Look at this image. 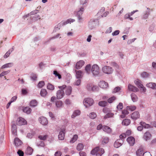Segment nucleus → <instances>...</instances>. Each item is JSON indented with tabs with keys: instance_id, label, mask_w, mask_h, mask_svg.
I'll list each match as a JSON object with an SVG mask.
<instances>
[{
	"instance_id": "1",
	"label": "nucleus",
	"mask_w": 156,
	"mask_h": 156,
	"mask_svg": "<svg viewBox=\"0 0 156 156\" xmlns=\"http://www.w3.org/2000/svg\"><path fill=\"white\" fill-rule=\"evenodd\" d=\"M104 152V150L103 148L97 147L93 149L91 151L90 153L92 155L96 154V156H101Z\"/></svg>"
},
{
	"instance_id": "2",
	"label": "nucleus",
	"mask_w": 156,
	"mask_h": 156,
	"mask_svg": "<svg viewBox=\"0 0 156 156\" xmlns=\"http://www.w3.org/2000/svg\"><path fill=\"white\" fill-rule=\"evenodd\" d=\"M66 86L65 85L58 87V88L61 90H59L57 91L56 96L58 99H60L63 97L65 94L63 90L66 88Z\"/></svg>"
},
{
	"instance_id": "3",
	"label": "nucleus",
	"mask_w": 156,
	"mask_h": 156,
	"mask_svg": "<svg viewBox=\"0 0 156 156\" xmlns=\"http://www.w3.org/2000/svg\"><path fill=\"white\" fill-rule=\"evenodd\" d=\"M93 100L91 98H86L83 101V103L86 107H88L92 105L94 103Z\"/></svg>"
},
{
	"instance_id": "4",
	"label": "nucleus",
	"mask_w": 156,
	"mask_h": 156,
	"mask_svg": "<svg viewBox=\"0 0 156 156\" xmlns=\"http://www.w3.org/2000/svg\"><path fill=\"white\" fill-rule=\"evenodd\" d=\"M102 70L105 73L110 74L112 73L113 69L110 66H105L102 68Z\"/></svg>"
},
{
	"instance_id": "5",
	"label": "nucleus",
	"mask_w": 156,
	"mask_h": 156,
	"mask_svg": "<svg viewBox=\"0 0 156 156\" xmlns=\"http://www.w3.org/2000/svg\"><path fill=\"white\" fill-rule=\"evenodd\" d=\"M91 72L95 76L99 74V68L98 65H94L92 66Z\"/></svg>"
},
{
	"instance_id": "6",
	"label": "nucleus",
	"mask_w": 156,
	"mask_h": 156,
	"mask_svg": "<svg viewBox=\"0 0 156 156\" xmlns=\"http://www.w3.org/2000/svg\"><path fill=\"white\" fill-rule=\"evenodd\" d=\"M27 122L21 117L17 118L16 120V124L19 126H21L26 124Z\"/></svg>"
},
{
	"instance_id": "7",
	"label": "nucleus",
	"mask_w": 156,
	"mask_h": 156,
	"mask_svg": "<svg viewBox=\"0 0 156 156\" xmlns=\"http://www.w3.org/2000/svg\"><path fill=\"white\" fill-rule=\"evenodd\" d=\"M123 140L119 139L117 140L114 143V147L115 148H118L121 146L123 143Z\"/></svg>"
},
{
	"instance_id": "8",
	"label": "nucleus",
	"mask_w": 156,
	"mask_h": 156,
	"mask_svg": "<svg viewBox=\"0 0 156 156\" xmlns=\"http://www.w3.org/2000/svg\"><path fill=\"white\" fill-rule=\"evenodd\" d=\"M39 121L40 123L43 125H45L48 124V121L47 119L44 117L39 118Z\"/></svg>"
},
{
	"instance_id": "9",
	"label": "nucleus",
	"mask_w": 156,
	"mask_h": 156,
	"mask_svg": "<svg viewBox=\"0 0 156 156\" xmlns=\"http://www.w3.org/2000/svg\"><path fill=\"white\" fill-rule=\"evenodd\" d=\"M151 137V135L149 131L146 132L144 134L143 138L146 141L150 139Z\"/></svg>"
},
{
	"instance_id": "10",
	"label": "nucleus",
	"mask_w": 156,
	"mask_h": 156,
	"mask_svg": "<svg viewBox=\"0 0 156 156\" xmlns=\"http://www.w3.org/2000/svg\"><path fill=\"white\" fill-rule=\"evenodd\" d=\"M140 117L139 113L138 112H135L131 115V118L134 120H136Z\"/></svg>"
},
{
	"instance_id": "11",
	"label": "nucleus",
	"mask_w": 156,
	"mask_h": 156,
	"mask_svg": "<svg viewBox=\"0 0 156 156\" xmlns=\"http://www.w3.org/2000/svg\"><path fill=\"white\" fill-rule=\"evenodd\" d=\"M65 130L63 129L60 132L58 135V138L59 140H64L65 136Z\"/></svg>"
},
{
	"instance_id": "12",
	"label": "nucleus",
	"mask_w": 156,
	"mask_h": 156,
	"mask_svg": "<svg viewBox=\"0 0 156 156\" xmlns=\"http://www.w3.org/2000/svg\"><path fill=\"white\" fill-rule=\"evenodd\" d=\"M127 141L131 146H133L135 143V139L132 136L129 137L127 139Z\"/></svg>"
},
{
	"instance_id": "13",
	"label": "nucleus",
	"mask_w": 156,
	"mask_h": 156,
	"mask_svg": "<svg viewBox=\"0 0 156 156\" xmlns=\"http://www.w3.org/2000/svg\"><path fill=\"white\" fill-rule=\"evenodd\" d=\"M84 62L83 60H80L77 62L76 66V68L77 69H79L84 65Z\"/></svg>"
},
{
	"instance_id": "14",
	"label": "nucleus",
	"mask_w": 156,
	"mask_h": 156,
	"mask_svg": "<svg viewBox=\"0 0 156 156\" xmlns=\"http://www.w3.org/2000/svg\"><path fill=\"white\" fill-rule=\"evenodd\" d=\"M128 89L129 90L133 92H137L139 91V89L137 88L130 84L128 85Z\"/></svg>"
},
{
	"instance_id": "15",
	"label": "nucleus",
	"mask_w": 156,
	"mask_h": 156,
	"mask_svg": "<svg viewBox=\"0 0 156 156\" xmlns=\"http://www.w3.org/2000/svg\"><path fill=\"white\" fill-rule=\"evenodd\" d=\"M100 87L102 88H107L108 85V83L104 81H101L98 84Z\"/></svg>"
},
{
	"instance_id": "16",
	"label": "nucleus",
	"mask_w": 156,
	"mask_h": 156,
	"mask_svg": "<svg viewBox=\"0 0 156 156\" xmlns=\"http://www.w3.org/2000/svg\"><path fill=\"white\" fill-rule=\"evenodd\" d=\"M146 86L153 89H156V83H148L146 84Z\"/></svg>"
},
{
	"instance_id": "17",
	"label": "nucleus",
	"mask_w": 156,
	"mask_h": 156,
	"mask_svg": "<svg viewBox=\"0 0 156 156\" xmlns=\"http://www.w3.org/2000/svg\"><path fill=\"white\" fill-rule=\"evenodd\" d=\"M22 143V142L18 138H16L15 139L14 144L16 146L18 147L21 145Z\"/></svg>"
},
{
	"instance_id": "18",
	"label": "nucleus",
	"mask_w": 156,
	"mask_h": 156,
	"mask_svg": "<svg viewBox=\"0 0 156 156\" xmlns=\"http://www.w3.org/2000/svg\"><path fill=\"white\" fill-rule=\"evenodd\" d=\"M103 130L108 133H110L112 132L111 129L109 127L107 126H104L102 127Z\"/></svg>"
},
{
	"instance_id": "19",
	"label": "nucleus",
	"mask_w": 156,
	"mask_h": 156,
	"mask_svg": "<svg viewBox=\"0 0 156 156\" xmlns=\"http://www.w3.org/2000/svg\"><path fill=\"white\" fill-rule=\"evenodd\" d=\"M76 72V76L77 78H80L83 76V73L80 70H75Z\"/></svg>"
},
{
	"instance_id": "20",
	"label": "nucleus",
	"mask_w": 156,
	"mask_h": 156,
	"mask_svg": "<svg viewBox=\"0 0 156 156\" xmlns=\"http://www.w3.org/2000/svg\"><path fill=\"white\" fill-rule=\"evenodd\" d=\"M130 120L129 119H126L123 120L122 124L123 125L127 126L130 123Z\"/></svg>"
},
{
	"instance_id": "21",
	"label": "nucleus",
	"mask_w": 156,
	"mask_h": 156,
	"mask_svg": "<svg viewBox=\"0 0 156 156\" xmlns=\"http://www.w3.org/2000/svg\"><path fill=\"white\" fill-rule=\"evenodd\" d=\"M66 90L65 91L66 94L67 95H70L72 92V87L71 86H69L66 88Z\"/></svg>"
},
{
	"instance_id": "22",
	"label": "nucleus",
	"mask_w": 156,
	"mask_h": 156,
	"mask_svg": "<svg viewBox=\"0 0 156 156\" xmlns=\"http://www.w3.org/2000/svg\"><path fill=\"white\" fill-rule=\"evenodd\" d=\"M140 125L142 126L143 128H151V126L148 124H146L145 122H141L140 123Z\"/></svg>"
},
{
	"instance_id": "23",
	"label": "nucleus",
	"mask_w": 156,
	"mask_h": 156,
	"mask_svg": "<svg viewBox=\"0 0 156 156\" xmlns=\"http://www.w3.org/2000/svg\"><path fill=\"white\" fill-rule=\"evenodd\" d=\"M136 153L137 156H143L144 153L143 149L141 148L138 149L136 151Z\"/></svg>"
},
{
	"instance_id": "24",
	"label": "nucleus",
	"mask_w": 156,
	"mask_h": 156,
	"mask_svg": "<svg viewBox=\"0 0 156 156\" xmlns=\"http://www.w3.org/2000/svg\"><path fill=\"white\" fill-rule=\"evenodd\" d=\"M75 20L72 19H68L65 21L63 22L62 23V25H66L68 23H73L75 21Z\"/></svg>"
},
{
	"instance_id": "25",
	"label": "nucleus",
	"mask_w": 156,
	"mask_h": 156,
	"mask_svg": "<svg viewBox=\"0 0 156 156\" xmlns=\"http://www.w3.org/2000/svg\"><path fill=\"white\" fill-rule=\"evenodd\" d=\"M33 150L30 147H28L26 151V153L29 155H31L32 154Z\"/></svg>"
},
{
	"instance_id": "26",
	"label": "nucleus",
	"mask_w": 156,
	"mask_h": 156,
	"mask_svg": "<svg viewBox=\"0 0 156 156\" xmlns=\"http://www.w3.org/2000/svg\"><path fill=\"white\" fill-rule=\"evenodd\" d=\"M47 92L45 89H41L40 94L41 96L44 97L47 95Z\"/></svg>"
},
{
	"instance_id": "27",
	"label": "nucleus",
	"mask_w": 156,
	"mask_h": 156,
	"mask_svg": "<svg viewBox=\"0 0 156 156\" xmlns=\"http://www.w3.org/2000/svg\"><path fill=\"white\" fill-rule=\"evenodd\" d=\"M132 99L133 102H136L137 101L138 98L137 96L133 93L131 94V95Z\"/></svg>"
},
{
	"instance_id": "28",
	"label": "nucleus",
	"mask_w": 156,
	"mask_h": 156,
	"mask_svg": "<svg viewBox=\"0 0 156 156\" xmlns=\"http://www.w3.org/2000/svg\"><path fill=\"white\" fill-rule=\"evenodd\" d=\"M80 111L78 110H75L73 113L71 117L72 118H74L76 116L80 115Z\"/></svg>"
},
{
	"instance_id": "29",
	"label": "nucleus",
	"mask_w": 156,
	"mask_h": 156,
	"mask_svg": "<svg viewBox=\"0 0 156 156\" xmlns=\"http://www.w3.org/2000/svg\"><path fill=\"white\" fill-rule=\"evenodd\" d=\"M150 9L147 8V10L145 12L144 15H143V18L146 19L147 18L148 16L150 15Z\"/></svg>"
},
{
	"instance_id": "30",
	"label": "nucleus",
	"mask_w": 156,
	"mask_h": 156,
	"mask_svg": "<svg viewBox=\"0 0 156 156\" xmlns=\"http://www.w3.org/2000/svg\"><path fill=\"white\" fill-rule=\"evenodd\" d=\"M13 65L12 63H9L5 64L1 67V69H3L5 68L12 67Z\"/></svg>"
},
{
	"instance_id": "31",
	"label": "nucleus",
	"mask_w": 156,
	"mask_h": 156,
	"mask_svg": "<svg viewBox=\"0 0 156 156\" xmlns=\"http://www.w3.org/2000/svg\"><path fill=\"white\" fill-rule=\"evenodd\" d=\"M12 131L13 134L16 135V126L15 124H13L12 126Z\"/></svg>"
},
{
	"instance_id": "32",
	"label": "nucleus",
	"mask_w": 156,
	"mask_h": 156,
	"mask_svg": "<svg viewBox=\"0 0 156 156\" xmlns=\"http://www.w3.org/2000/svg\"><path fill=\"white\" fill-rule=\"evenodd\" d=\"M23 111L27 114H29L31 112V109L28 107H26L23 109Z\"/></svg>"
},
{
	"instance_id": "33",
	"label": "nucleus",
	"mask_w": 156,
	"mask_h": 156,
	"mask_svg": "<svg viewBox=\"0 0 156 156\" xmlns=\"http://www.w3.org/2000/svg\"><path fill=\"white\" fill-rule=\"evenodd\" d=\"M48 136L47 135H40L38 136V138L41 140H46L48 138Z\"/></svg>"
},
{
	"instance_id": "34",
	"label": "nucleus",
	"mask_w": 156,
	"mask_h": 156,
	"mask_svg": "<svg viewBox=\"0 0 156 156\" xmlns=\"http://www.w3.org/2000/svg\"><path fill=\"white\" fill-rule=\"evenodd\" d=\"M84 10V9L83 7H81L80 9L77 12V16H81L83 13Z\"/></svg>"
},
{
	"instance_id": "35",
	"label": "nucleus",
	"mask_w": 156,
	"mask_h": 156,
	"mask_svg": "<svg viewBox=\"0 0 156 156\" xmlns=\"http://www.w3.org/2000/svg\"><path fill=\"white\" fill-rule=\"evenodd\" d=\"M78 136L77 135H74L73 137L71 139V140L70 141V143H73L74 142H75L76 140H77L78 138Z\"/></svg>"
},
{
	"instance_id": "36",
	"label": "nucleus",
	"mask_w": 156,
	"mask_h": 156,
	"mask_svg": "<svg viewBox=\"0 0 156 156\" xmlns=\"http://www.w3.org/2000/svg\"><path fill=\"white\" fill-rule=\"evenodd\" d=\"M83 148V146L82 144H79L77 146L76 149L79 151L82 150Z\"/></svg>"
},
{
	"instance_id": "37",
	"label": "nucleus",
	"mask_w": 156,
	"mask_h": 156,
	"mask_svg": "<svg viewBox=\"0 0 156 156\" xmlns=\"http://www.w3.org/2000/svg\"><path fill=\"white\" fill-rule=\"evenodd\" d=\"M134 82L135 84L138 86V88H140V87L143 86V84L141 83L140 81L139 80H136L134 81Z\"/></svg>"
},
{
	"instance_id": "38",
	"label": "nucleus",
	"mask_w": 156,
	"mask_h": 156,
	"mask_svg": "<svg viewBox=\"0 0 156 156\" xmlns=\"http://www.w3.org/2000/svg\"><path fill=\"white\" fill-rule=\"evenodd\" d=\"M114 115V114L112 113H108L104 117L105 119H107L110 117H112Z\"/></svg>"
},
{
	"instance_id": "39",
	"label": "nucleus",
	"mask_w": 156,
	"mask_h": 156,
	"mask_svg": "<svg viewBox=\"0 0 156 156\" xmlns=\"http://www.w3.org/2000/svg\"><path fill=\"white\" fill-rule=\"evenodd\" d=\"M37 105V102L35 100L31 101L30 103V105L31 106L35 107Z\"/></svg>"
},
{
	"instance_id": "40",
	"label": "nucleus",
	"mask_w": 156,
	"mask_h": 156,
	"mask_svg": "<svg viewBox=\"0 0 156 156\" xmlns=\"http://www.w3.org/2000/svg\"><path fill=\"white\" fill-rule=\"evenodd\" d=\"M47 88L48 89L53 90L54 89V87L53 85L50 83H48L47 86Z\"/></svg>"
},
{
	"instance_id": "41",
	"label": "nucleus",
	"mask_w": 156,
	"mask_h": 156,
	"mask_svg": "<svg viewBox=\"0 0 156 156\" xmlns=\"http://www.w3.org/2000/svg\"><path fill=\"white\" fill-rule=\"evenodd\" d=\"M91 66L90 65H87L85 67V70L87 73H89L90 72Z\"/></svg>"
},
{
	"instance_id": "42",
	"label": "nucleus",
	"mask_w": 156,
	"mask_h": 156,
	"mask_svg": "<svg viewBox=\"0 0 156 156\" xmlns=\"http://www.w3.org/2000/svg\"><path fill=\"white\" fill-rule=\"evenodd\" d=\"M107 104V102L105 101H100L98 103V105H99L102 107L105 106Z\"/></svg>"
},
{
	"instance_id": "43",
	"label": "nucleus",
	"mask_w": 156,
	"mask_h": 156,
	"mask_svg": "<svg viewBox=\"0 0 156 156\" xmlns=\"http://www.w3.org/2000/svg\"><path fill=\"white\" fill-rule=\"evenodd\" d=\"M56 105L58 108H60L63 105L62 102L61 101H58L56 102Z\"/></svg>"
},
{
	"instance_id": "44",
	"label": "nucleus",
	"mask_w": 156,
	"mask_h": 156,
	"mask_svg": "<svg viewBox=\"0 0 156 156\" xmlns=\"http://www.w3.org/2000/svg\"><path fill=\"white\" fill-rule=\"evenodd\" d=\"M136 108V107L135 106H127L126 107V109L127 110H130L131 111H133Z\"/></svg>"
},
{
	"instance_id": "45",
	"label": "nucleus",
	"mask_w": 156,
	"mask_h": 156,
	"mask_svg": "<svg viewBox=\"0 0 156 156\" xmlns=\"http://www.w3.org/2000/svg\"><path fill=\"white\" fill-rule=\"evenodd\" d=\"M116 97L115 96H113L111 97L108 100V102L110 103H112L116 99Z\"/></svg>"
},
{
	"instance_id": "46",
	"label": "nucleus",
	"mask_w": 156,
	"mask_h": 156,
	"mask_svg": "<svg viewBox=\"0 0 156 156\" xmlns=\"http://www.w3.org/2000/svg\"><path fill=\"white\" fill-rule=\"evenodd\" d=\"M108 137H105L102 141V144H103L107 143L108 142Z\"/></svg>"
},
{
	"instance_id": "47",
	"label": "nucleus",
	"mask_w": 156,
	"mask_h": 156,
	"mask_svg": "<svg viewBox=\"0 0 156 156\" xmlns=\"http://www.w3.org/2000/svg\"><path fill=\"white\" fill-rule=\"evenodd\" d=\"M97 115L96 113L94 112H92L90 113L89 116L90 118L92 119H94L96 118Z\"/></svg>"
},
{
	"instance_id": "48",
	"label": "nucleus",
	"mask_w": 156,
	"mask_h": 156,
	"mask_svg": "<svg viewBox=\"0 0 156 156\" xmlns=\"http://www.w3.org/2000/svg\"><path fill=\"white\" fill-rule=\"evenodd\" d=\"M37 144L38 146L43 147L44 146V144L43 141H39L37 142Z\"/></svg>"
},
{
	"instance_id": "49",
	"label": "nucleus",
	"mask_w": 156,
	"mask_h": 156,
	"mask_svg": "<svg viewBox=\"0 0 156 156\" xmlns=\"http://www.w3.org/2000/svg\"><path fill=\"white\" fill-rule=\"evenodd\" d=\"M45 84L44 82V81H40L38 83L37 86L39 88H42Z\"/></svg>"
},
{
	"instance_id": "50",
	"label": "nucleus",
	"mask_w": 156,
	"mask_h": 156,
	"mask_svg": "<svg viewBox=\"0 0 156 156\" xmlns=\"http://www.w3.org/2000/svg\"><path fill=\"white\" fill-rule=\"evenodd\" d=\"M92 87V84H88L87 86V88L88 90L91 91H92V90H94V88Z\"/></svg>"
},
{
	"instance_id": "51",
	"label": "nucleus",
	"mask_w": 156,
	"mask_h": 156,
	"mask_svg": "<svg viewBox=\"0 0 156 156\" xmlns=\"http://www.w3.org/2000/svg\"><path fill=\"white\" fill-rule=\"evenodd\" d=\"M141 76L143 78H147L149 76V75L147 72H144L141 73Z\"/></svg>"
},
{
	"instance_id": "52",
	"label": "nucleus",
	"mask_w": 156,
	"mask_h": 156,
	"mask_svg": "<svg viewBox=\"0 0 156 156\" xmlns=\"http://www.w3.org/2000/svg\"><path fill=\"white\" fill-rule=\"evenodd\" d=\"M10 72L9 70H8L7 71H3L0 74V76H2L5 75H7L8 73Z\"/></svg>"
},
{
	"instance_id": "53",
	"label": "nucleus",
	"mask_w": 156,
	"mask_h": 156,
	"mask_svg": "<svg viewBox=\"0 0 156 156\" xmlns=\"http://www.w3.org/2000/svg\"><path fill=\"white\" fill-rule=\"evenodd\" d=\"M54 74L55 75V76H58L59 79H60L61 78V75L58 73L57 71H54Z\"/></svg>"
},
{
	"instance_id": "54",
	"label": "nucleus",
	"mask_w": 156,
	"mask_h": 156,
	"mask_svg": "<svg viewBox=\"0 0 156 156\" xmlns=\"http://www.w3.org/2000/svg\"><path fill=\"white\" fill-rule=\"evenodd\" d=\"M10 51V50H9L7 52L5 53L4 56V58H6L9 56L11 52L12 51V50L11 51Z\"/></svg>"
},
{
	"instance_id": "55",
	"label": "nucleus",
	"mask_w": 156,
	"mask_h": 156,
	"mask_svg": "<svg viewBox=\"0 0 156 156\" xmlns=\"http://www.w3.org/2000/svg\"><path fill=\"white\" fill-rule=\"evenodd\" d=\"M123 108V105L122 103H120L117 106V108L118 109L121 110Z\"/></svg>"
},
{
	"instance_id": "56",
	"label": "nucleus",
	"mask_w": 156,
	"mask_h": 156,
	"mask_svg": "<svg viewBox=\"0 0 156 156\" xmlns=\"http://www.w3.org/2000/svg\"><path fill=\"white\" fill-rule=\"evenodd\" d=\"M120 88L119 87H117L115 88L112 91V93H116L119 91L120 90Z\"/></svg>"
},
{
	"instance_id": "57",
	"label": "nucleus",
	"mask_w": 156,
	"mask_h": 156,
	"mask_svg": "<svg viewBox=\"0 0 156 156\" xmlns=\"http://www.w3.org/2000/svg\"><path fill=\"white\" fill-rule=\"evenodd\" d=\"M30 77L32 80H36L37 78V76L36 74L32 73Z\"/></svg>"
},
{
	"instance_id": "58",
	"label": "nucleus",
	"mask_w": 156,
	"mask_h": 156,
	"mask_svg": "<svg viewBox=\"0 0 156 156\" xmlns=\"http://www.w3.org/2000/svg\"><path fill=\"white\" fill-rule=\"evenodd\" d=\"M139 88H140V90L141 92H145L146 91V88L143 85L142 87H140Z\"/></svg>"
},
{
	"instance_id": "59",
	"label": "nucleus",
	"mask_w": 156,
	"mask_h": 156,
	"mask_svg": "<svg viewBox=\"0 0 156 156\" xmlns=\"http://www.w3.org/2000/svg\"><path fill=\"white\" fill-rule=\"evenodd\" d=\"M94 87V90H92V91H95L99 90V88L98 86L96 85H92V87L93 88Z\"/></svg>"
},
{
	"instance_id": "60",
	"label": "nucleus",
	"mask_w": 156,
	"mask_h": 156,
	"mask_svg": "<svg viewBox=\"0 0 156 156\" xmlns=\"http://www.w3.org/2000/svg\"><path fill=\"white\" fill-rule=\"evenodd\" d=\"M112 28L111 27H110L108 28V29L106 32L105 33L106 34H108V33H111L112 31Z\"/></svg>"
},
{
	"instance_id": "61",
	"label": "nucleus",
	"mask_w": 156,
	"mask_h": 156,
	"mask_svg": "<svg viewBox=\"0 0 156 156\" xmlns=\"http://www.w3.org/2000/svg\"><path fill=\"white\" fill-rule=\"evenodd\" d=\"M17 153L19 156H23L24 153L22 151L19 150Z\"/></svg>"
},
{
	"instance_id": "62",
	"label": "nucleus",
	"mask_w": 156,
	"mask_h": 156,
	"mask_svg": "<svg viewBox=\"0 0 156 156\" xmlns=\"http://www.w3.org/2000/svg\"><path fill=\"white\" fill-rule=\"evenodd\" d=\"M126 137V134L124 133H122L119 136V139H122L125 138Z\"/></svg>"
},
{
	"instance_id": "63",
	"label": "nucleus",
	"mask_w": 156,
	"mask_h": 156,
	"mask_svg": "<svg viewBox=\"0 0 156 156\" xmlns=\"http://www.w3.org/2000/svg\"><path fill=\"white\" fill-rule=\"evenodd\" d=\"M143 156H152L150 153L149 152H146L143 154Z\"/></svg>"
},
{
	"instance_id": "64",
	"label": "nucleus",
	"mask_w": 156,
	"mask_h": 156,
	"mask_svg": "<svg viewBox=\"0 0 156 156\" xmlns=\"http://www.w3.org/2000/svg\"><path fill=\"white\" fill-rule=\"evenodd\" d=\"M62 153L60 151H57L56 152L55 154V156H61Z\"/></svg>"
}]
</instances>
